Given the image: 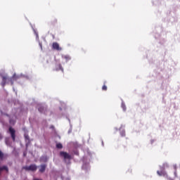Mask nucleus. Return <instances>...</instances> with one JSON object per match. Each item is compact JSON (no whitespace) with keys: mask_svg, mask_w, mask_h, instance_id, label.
<instances>
[{"mask_svg":"<svg viewBox=\"0 0 180 180\" xmlns=\"http://www.w3.org/2000/svg\"><path fill=\"white\" fill-rule=\"evenodd\" d=\"M167 167H168V164L165 163L163 165V167H160V171L157 172V174H158V175H159V176H166V177L168 176L167 175V172H165V171H164V169L167 168Z\"/></svg>","mask_w":180,"mask_h":180,"instance_id":"f257e3e1","label":"nucleus"},{"mask_svg":"<svg viewBox=\"0 0 180 180\" xmlns=\"http://www.w3.org/2000/svg\"><path fill=\"white\" fill-rule=\"evenodd\" d=\"M22 169H25V171H36L37 169V166H36V165L25 166L22 167Z\"/></svg>","mask_w":180,"mask_h":180,"instance_id":"f03ea898","label":"nucleus"},{"mask_svg":"<svg viewBox=\"0 0 180 180\" xmlns=\"http://www.w3.org/2000/svg\"><path fill=\"white\" fill-rule=\"evenodd\" d=\"M60 157H63L64 158L65 161H67V160L70 161V160H71V156L70 155V154L67 153L66 152H60Z\"/></svg>","mask_w":180,"mask_h":180,"instance_id":"7ed1b4c3","label":"nucleus"},{"mask_svg":"<svg viewBox=\"0 0 180 180\" xmlns=\"http://www.w3.org/2000/svg\"><path fill=\"white\" fill-rule=\"evenodd\" d=\"M9 131H10V133L11 134V138H12L13 141H15V131L13 129V128L10 127L9 128Z\"/></svg>","mask_w":180,"mask_h":180,"instance_id":"20e7f679","label":"nucleus"},{"mask_svg":"<svg viewBox=\"0 0 180 180\" xmlns=\"http://www.w3.org/2000/svg\"><path fill=\"white\" fill-rule=\"evenodd\" d=\"M52 46H53V49H54V50H58V51H61V48H60V45L57 42H54Z\"/></svg>","mask_w":180,"mask_h":180,"instance_id":"39448f33","label":"nucleus"},{"mask_svg":"<svg viewBox=\"0 0 180 180\" xmlns=\"http://www.w3.org/2000/svg\"><path fill=\"white\" fill-rule=\"evenodd\" d=\"M46 165H42L40 166L39 172H44L46 171Z\"/></svg>","mask_w":180,"mask_h":180,"instance_id":"423d86ee","label":"nucleus"},{"mask_svg":"<svg viewBox=\"0 0 180 180\" xmlns=\"http://www.w3.org/2000/svg\"><path fill=\"white\" fill-rule=\"evenodd\" d=\"M82 169H89V164L84 163V165H82Z\"/></svg>","mask_w":180,"mask_h":180,"instance_id":"0eeeda50","label":"nucleus"},{"mask_svg":"<svg viewBox=\"0 0 180 180\" xmlns=\"http://www.w3.org/2000/svg\"><path fill=\"white\" fill-rule=\"evenodd\" d=\"M62 58L66 59V61H70V60H71V58L68 55L62 56Z\"/></svg>","mask_w":180,"mask_h":180,"instance_id":"6e6552de","label":"nucleus"},{"mask_svg":"<svg viewBox=\"0 0 180 180\" xmlns=\"http://www.w3.org/2000/svg\"><path fill=\"white\" fill-rule=\"evenodd\" d=\"M6 79H7L6 77H3L2 83H1L2 86H5V84H6Z\"/></svg>","mask_w":180,"mask_h":180,"instance_id":"1a4fd4ad","label":"nucleus"},{"mask_svg":"<svg viewBox=\"0 0 180 180\" xmlns=\"http://www.w3.org/2000/svg\"><path fill=\"white\" fill-rule=\"evenodd\" d=\"M59 70H61L62 72H64V69H63V67H61V65H58V67H56V71H59Z\"/></svg>","mask_w":180,"mask_h":180,"instance_id":"9d476101","label":"nucleus"},{"mask_svg":"<svg viewBox=\"0 0 180 180\" xmlns=\"http://www.w3.org/2000/svg\"><path fill=\"white\" fill-rule=\"evenodd\" d=\"M47 160H48L47 156H43L41 158V161H43V162H46Z\"/></svg>","mask_w":180,"mask_h":180,"instance_id":"9b49d317","label":"nucleus"},{"mask_svg":"<svg viewBox=\"0 0 180 180\" xmlns=\"http://www.w3.org/2000/svg\"><path fill=\"white\" fill-rule=\"evenodd\" d=\"M21 77H22V75H18V76L14 75L11 79H18V78H20Z\"/></svg>","mask_w":180,"mask_h":180,"instance_id":"f8f14e48","label":"nucleus"},{"mask_svg":"<svg viewBox=\"0 0 180 180\" xmlns=\"http://www.w3.org/2000/svg\"><path fill=\"white\" fill-rule=\"evenodd\" d=\"M56 148H59L60 150L63 148V144L58 143H56Z\"/></svg>","mask_w":180,"mask_h":180,"instance_id":"ddd939ff","label":"nucleus"},{"mask_svg":"<svg viewBox=\"0 0 180 180\" xmlns=\"http://www.w3.org/2000/svg\"><path fill=\"white\" fill-rule=\"evenodd\" d=\"M122 108L123 109L124 111H126V105H124V102H122Z\"/></svg>","mask_w":180,"mask_h":180,"instance_id":"4468645a","label":"nucleus"},{"mask_svg":"<svg viewBox=\"0 0 180 180\" xmlns=\"http://www.w3.org/2000/svg\"><path fill=\"white\" fill-rule=\"evenodd\" d=\"M38 110H39V112H40L41 113H43V112H44V108H43V107H39V108H38Z\"/></svg>","mask_w":180,"mask_h":180,"instance_id":"2eb2a0df","label":"nucleus"},{"mask_svg":"<svg viewBox=\"0 0 180 180\" xmlns=\"http://www.w3.org/2000/svg\"><path fill=\"white\" fill-rule=\"evenodd\" d=\"M0 160H4V153L0 150Z\"/></svg>","mask_w":180,"mask_h":180,"instance_id":"dca6fc26","label":"nucleus"},{"mask_svg":"<svg viewBox=\"0 0 180 180\" xmlns=\"http://www.w3.org/2000/svg\"><path fill=\"white\" fill-rule=\"evenodd\" d=\"M34 33H35V34H36L37 40H39V34H37V33L36 32V30H34Z\"/></svg>","mask_w":180,"mask_h":180,"instance_id":"f3484780","label":"nucleus"},{"mask_svg":"<svg viewBox=\"0 0 180 180\" xmlns=\"http://www.w3.org/2000/svg\"><path fill=\"white\" fill-rule=\"evenodd\" d=\"M102 89L103 91H106L108 89V87L105 85H104L103 86Z\"/></svg>","mask_w":180,"mask_h":180,"instance_id":"a211bd4d","label":"nucleus"},{"mask_svg":"<svg viewBox=\"0 0 180 180\" xmlns=\"http://www.w3.org/2000/svg\"><path fill=\"white\" fill-rule=\"evenodd\" d=\"M120 135L123 137L124 136H125V134H124V130H122V131H120Z\"/></svg>","mask_w":180,"mask_h":180,"instance_id":"6ab92c4d","label":"nucleus"},{"mask_svg":"<svg viewBox=\"0 0 180 180\" xmlns=\"http://www.w3.org/2000/svg\"><path fill=\"white\" fill-rule=\"evenodd\" d=\"M25 140H28V141H29V136L28 135L25 134Z\"/></svg>","mask_w":180,"mask_h":180,"instance_id":"aec40b11","label":"nucleus"},{"mask_svg":"<svg viewBox=\"0 0 180 180\" xmlns=\"http://www.w3.org/2000/svg\"><path fill=\"white\" fill-rule=\"evenodd\" d=\"M39 46L41 47V50L43 49V46L41 45V43H39Z\"/></svg>","mask_w":180,"mask_h":180,"instance_id":"412c9836","label":"nucleus"},{"mask_svg":"<svg viewBox=\"0 0 180 180\" xmlns=\"http://www.w3.org/2000/svg\"><path fill=\"white\" fill-rule=\"evenodd\" d=\"M10 123H11V124H15V122H13L12 120H10Z\"/></svg>","mask_w":180,"mask_h":180,"instance_id":"4be33fe9","label":"nucleus"},{"mask_svg":"<svg viewBox=\"0 0 180 180\" xmlns=\"http://www.w3.org/2000/svg\"><path fill=\"white\" fill-rule=\"evenodd\" d=\"M174 169H176V165H174Z\"/></svg>","mask_w":180,"mask_h":180,"instance_id":"5701e85b","label":"nucleus"},{"mask_svg":"<svg viewBox=\"0 0 180 180\" xmlns=\"http://www.w3.org/2000/svg\"><path fill=\"white\" fill-rule=\"evenodd\" d=\"M174 175H175V176H176V172H174Z\"/></svg>","mask_w":180,"mask_h":180,"instance_id":"b1692460","label":"nucleus"},{"mask_svg":"<svg viewBox=\"0 0 180 180\" xmlns=\"http://www.w3.org/2000/svg\"><path fill=\"white\" fill-rule=\"evenodd\" d=\"M34 180H42V179H34Z\"/></svg>","mask_w":180,"mask_h":180,"instance_id":"393cba45","label":"nucleus"},{"mask_svg":"<svg viewBox=\"0 0 180 180\" xmlns=\"http://www.w3.org/2000/svg\"><path fill=\"white\" fill-rule=\"evenodd\" d=\"M11 85H13V82H11Z\"/></svg>","mask_w":180,"mask_h":180,"instance_id":"a878e982","label":"nucleus"},{"mask_svg":"<svg viewBox=\"0 0 180 180\" xmlns=\"http://www.w3.org/2000/svg\"><path fill=\"white\" fill-rule=\"evenodd\" d=\"M68 133H71V130H70V131H68Z\"/></svg>","mask_w":180,"mask_h":180,"instance_id":"bb28decb","label":"nucleus"},{"mask_svg":"<svg viewBox=\"0 0 180 180\" xmlns=\"http://www.w3.org/2000/svg\"><path fill=\"white\" fill-rule=\"evenodd\" d=\"M169 180H172V179H169Z\"/></svg>","mask_w":180,"mask_h":180,"instance_id":"cd10ccee","label":"nucleus"}]
</instances>
